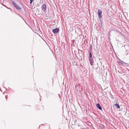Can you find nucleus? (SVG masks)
I'll return each mask as SVG.
<instances>
[{
  "label": "nucleus",
  "instance_id": "1",
  "mask_svg": "<svg viewBox=\"0 0 129 129\" xmlns=\"http://www.w3.org/2000/svg\"><path fill=\"white\" fill-rule=\"evenodd\" d=\"M12 4L14 6L16 9L18 10H20L21 9V8L18 5H17L15 3L14 1L12 2Z\"/></svg>",
  "mask_w": 129,
  "mask_h": 129
},
{
  "label": "nucleus",
  "instance_id": "2",
  "mask_svg": "<svg viewBox=\"0 0 129 129\" xmlns=\"http://www.w3.org/2000/svg\"><path fill=\"white\" fill-rule=\"evenodd\" d=\"M98 13L99 17V18H100L102 17V11L98 9Z\"/></svg>",
  "mask_w": 129,
  "mask_h": 129
},
{
  "label": "nucleus",
  "instance_id": "3",
  "mask_svg": "<svg viewBox=\"0 0 129 129\" xmlns=\"http://www.w3.org/2000/svg\"><path fill=\"white\" fill-rule=\"evenodd\" d=\"M59 31V29L58 28H56L53 29L52 31L54 34H55L58 32Z\"/></svg>",
  "mask_w": 129,
  "mask_h": 129
},
{
  "label": "nucleus",
  "instance_id": "4",
  "mask_svg": "<svg viewBox=\"0 0 129 129\" xmlns=\"http://www.w3.org/2000/svg\"><path fill=\"white\" fill-rule=\"evenodd\" d=\"M46 5L45 4H43L42 6V10L44 11L46 10Z\"/></svg>",
  "mask_w": 129,
  "mask_h": 129
},
{
  "label": "nucleus",
  "instance_id": "5",
  "mask_svg": "<svg viewBox=\"0 0 129 129\" xmlns=\"http://www.w3.org/2000/svg\"><path fill=\"white\" fill-rule=\"evenodd\" d=\"M89 60L90 65L92 66L93 65L92 63H93V58H89Z\"/></svg>",
  "mask_w": 129,
  "mask_h": 129
},
{
  "label": "nucleus",
  "instance_id": "6",
  "mask_svg": "<svg viewBox=\"0 0 129 129\" xmlns=\"http://www.w3.org/2000/svg\"><path fill=\"white\" fill-rule=\"evenodd\" d=\"M96 107H97V108L100 109V110H102V108L100 106V105L99 103H98L96 104Z\"/></svg>",
  "mask_w": 129,
  "mask_h": 129
},
{
  "label": "nucleus",
  "instance_id": "7",
  "mask_svg": "<svg viewBox=\"0 0 129 129\" xmlns=\"http://www.w3.org/2000/svg\"><path fill=\"white\" fill-rule=\"evenodd\" d=\"M114 105L117 109H119L120 108V106L118 104H115Z\"/></svg>",
  "mask_w": 129,
  "mask_h": 129
},
{
  "label": "nucleus",
  "instance_id": "8",
  "mask_svg": "<svg viewBox=\"0 0 129 129\" xmlns=\"http://www.w3.org/2000/svg\"><path fill=\"white\" fill-rule=\"evenodd\" d=\"M89 58H92V54L91 52H89Z\"/></svg>",
  "mask_w": 129,
  "mask_h": 129
},
{
  "label": "nucleus",
  "instance_id": "9",
  "mask_svg": "<svg viewBox=\"0 0 129 129\" xmlns=\"http://www.w3.org/2000/svg\"><path fill=\"white\" fill-rule=\"evenodd\" d=\"M76 89V90H78V87L79 88V85H75Z\"/></svg>",
  "mask_w": 129,
  "mask_h": 129
},
{
  "label": "nucleus",
  "instance_id": "10",
  "mask_svg": "<svg viewBox=\"0 0 129 129\" xmlns=\"http://www.w3.org/2000/svg\"><path fill=\"white\" fill-rule=\"evenodd\" d=\"M33 0H30V3L31 4L32 3V2Z\"/></svg>",
  "mask_w": 129,
  "mask_h": 129
},
{
  "label": "nucleus",
  "instance_id": "11",
  "mask_svg": "<svg viewBox=\"0 0 129 129\" xmlns=\"http://www.w3.org/2000/svg\"><path fill=\"white\" fill-rule=\"evenodd\" d=\"M7 96H5V98H6V99H7Z\"/></svg>",
  "mask_w": 129,
  "mask_h": 129
}]
</instances>
